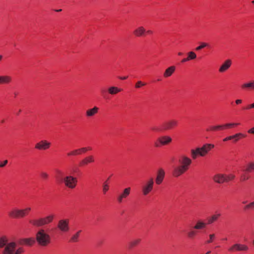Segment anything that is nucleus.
<instances>
[{
  "instance_id": "393cba45",
  "label": "nucleus",
  "mask_w": 254,
  "mask_h": 254,
  "mask_svg": "<svg viewBox=\"0 0 254 254\" xmlns=\"http://www.w3.org/2000/svg\"><path fill=\"white\" fill-rule=\"evenodd\" d=\"M122 89L116 86H110L108 89L109 93L111 95H115L120 92Z\"/></svg>"
},
{
  "instance_id": "5701e85b",
  "label": "nucleus",
  "mask_w": 254,
  "mask_h": 254,
  "mask_svg": "<svg viewBox=\"0 0 254 254\" xmlns=\"http://www.w3.org/2000/svg\"><path fill=\"white\" fill-rule=\"evenodd\" d=\"M207 223H205L201 220L196 221L195 225L193 228L195 230H201L206 227Z\"/></svg>"
},
{
  "instance_id": "c85d7f7f",
  "label": "nucleus",
  "mask_w": 254,
  "mask_h": 254,
  "mask_svg": "<svg viewBox=\"0 0 254 254\" xmlns=\"http://www.w3.org/2000/svg\"><path fill=\"white\" fill-rule=\"evenodd\" d=\"M81 230L78 231L76 233L73 234L70 239V242L75 243L78 241V238L80 235Z\"/></svg>"
},
{
  "instance_id": "dca6fc26",
  "label": "nucleus",
  "mask_w": 254,
  "mask_h": 254,
  "mask_svg": "<svg viewBox=\"0 0 254 254\" xmlns=\"http://www.w3.org/2000/svg\"><path fill=\"white\" fill-rule=\"evenodd\" d=\"M165 177V172L162 169L158 170L157 174V177L155 180V183L157 185L161 184Z\"/></svg>"
},
{
  "instance_id": "680f3d73",
  "label": "nucleus",
  "mask_w": 254,
  "mask_h": 254,
  "mask_svg": "<svg viewBox=\"0 0 254 254\" xmlns=\"http://www.w3.org/2000/svg\"><path fill=\"white\" fill-rule=\"evenodd\" d=\"M210 253V251H208L205 254H209Z\"/></svg>"
},
{
  "instance_id": "b1692460",
  "label": "nucleus",
  "mask_w": 254,
  "mask_h": 254,
  "mask_svg": "<svg viewBox=\"0 0 254 254\" xmlns=\"http://www.w3.org/2000/svg\"><path fill=\"white\" fill-rule=\"evenodd\" d=\"M35 242V240L33 238L22 239L20 240V244L28 246H31Z\"/></svg>"
},
{
  "instance_id": "c9c22d12",
  "label": "nucleus",
  "mask_w": 254,
  "mask_h": 254,
  "mask_svg": "<svg viewBox=\"0 0 254 254\" xmlns=\"http://www.w3.org/2000/svg\"><path fill=\"white\" fill-rule=\"evenodd\" d=\"M208 46V44L207 43L201 42V43H200V45L197 46L195 48V50L197 51H200L201 49L207 47Z\"/></svg>"
},
{
  "instance_id": "c03bdc74",
  "label": "nucleus",
  "mask_w": 254,
  "mask_h": 254,
  "mask_svg": "<svg viewBox=\"0 0 254 254\" xmlns=\"http://www.w3.org/2000/svg\"><path fill=\"white\" fill-rule=\"evenodd\" d=\"M8 163V161L7 160H5L3 162L0 163V168H2L4 167Z\"/></svg>"
},
{
  "instance_id": "6ab92c4d",
  "label": "nucleus",
  "mask_w": 254,
  "mask_h": 254,
  "mask_svg": "<svg viewBox=\"0 0 254 254\" xmlns=\"http://www.w3.org/2000/svg\"><path fill=\"white\" fill-rule=\"evenodd\" d=\"M95 161L94 157L92 155H89L84 159H83L80 162V165H87L88 164L94 163Z\"/></svg>"
},
{
  "instance_id": "de8ad7c7",
  "label": "nucleus",
  "mask_w": 254,
  "mask_h": 254,
  "mask_svg": "<svg viewBox=\"0 0 254 254\" xmlns=\"http://www.w3.org/2000/svg\"><path fill=\"white\" fill-rule=\"evenodd\" d=\"M252 108H254V102L250 105H249L247 108H246V109H250Z\"/></svg>"
},
{
  "instance_id": "bb28decb",
  "label": "nucleus",
  "mask_w": 254,
  "mask_h": 254,
  "mask_svg": "<svg viewBox=\"0 0 254 254\" xmlns=\"http://www.w3.org/2000/svg\"><path fill=\"white\" fill-rule=\"evenodd\" d=\"M241 87L243 89H254V80L244 83Z\"/></svg>"
},
{
  "instance_id": "9b49d317",
  "label": "nucleus",
  "mask_w": 254,
  "mask_h": 254,
  "mask_svg": "<svg viewBox=\"0 0 254 254\" xmlns=\"http://www.w3.org/2000/svg\"><path fill=\"white\" fill-rule=\"evenodd\" d=\"M172 141V138L168 135H163L158 137L155 142L156 147H159L161 145H166L171 143Z\"/></svg>"
},
{
  "instance_id": "8fccbe9b",
  "label": "nucleus",
  "mask_w": 254,
  "mask_h": 254,
  "mask_svg": "<svg viewBox=\"0 0 254 254\" xmlns=\"http://www.w3.org/2000/svg\"><path fill=\"white\" fill-rule=\"evenodd\" d=\"M242 102V100L241 99H237L235 101V103L237 105L241 104Z\"/></svg>"
},
{
  "instance_id": "0eeeda50",
  "label": "nucleus",
  "mask_w": 254,
  "mask_h": 254,
  "mask_svg": "<svg viewBox=\"0 0 254 254\" xmlns=\"http://www.w3.org/2000/svg\"><path fill=\"white\" fill-rule=\"evenodd\" d=\"M31 210V208L30 207L22 209L14 208L8 212V215L9 217L13 218L24 217L28 214Z\"/></svg>"
},
{
  "instance_id": "69168bd1",
  "label": "nucleus",
  "mask_w": 254,
  "mask_h": 254,
  "mask_svg": "<svg viewBox=\"0 0 254 254\" xmlns=\"http://www.w3.org/2000/svg\"><path fill=\"white\" fill-rule=\"evenodd\" d=\"M101 92H102V93H104L105 91L104 90H102Z\"/></svg>"
},
{
  "instance_id": "603ef678",
  "label": "nucleus",
  "mask_w": 254,
  "mask_h": 254,
  "mask_svg": "<svg viewBox=\"0 0 254 254\" xmlns=\"http://www.w3.org/2000/svg\"><path fill=\"white\" fill-rule=\"evenodd\" d=\"M127 78V76L120 77L119 78L122 80H125Z\"/></svg>"
},
{
  "instance_id": "4468645a",
  "label": "nucleus",
  "mask_w": 254,
  "mask_h": 254,
  "mask_svg": "<svg viewBox=\"0 0 254 254\" xmlns=\"http://www.w3.org/2000/svg\"><path fill=\"white\" fill-rule=\"evenodd\" d=\"M51 146V143L46 140H42L37 142L35 148L39 150H45L49 149Z\"/></svg>"
},
{
  "instance_id": "5fc2aeb1",
  "label": "nucleus",
  "mask_w": 254,
  "mask_h": 254,
  "mask_svg": "<svg viewBox=\"0 0 254 254\" xmlns=\"http://www.w3.org/2000/svg\"><path fill=\"white\" fill-rule=\"evenodd\" d=\"M178 55H179V56H182V55H183V53H182V52H179V53H178Z\"/></svg>"
},
{
  "instance_id": "473e14b6",
  "label": "nucleus",
  "mask_w": 254,
  "mask_h": 254,
  "mask_svg": "<svg viewBox=\"0 0 254 254\" xmlns=\"http://www.w3.org/2000/svg\"><path fill=\"white\" fill-rule=\"evenodd\" d=\"M7 239L5 237L0 238V248L5 247L7 244Z\"/></svg>"
},
{
  "instance_id": "864d4df0",
  "label": "nucleus",
  "mask_w": 254,
  "mask_h": 254,
  "mask_svg": "<svg viewBox=\"0 0 254 254\" xmlns=\"http://www.w3.org/2000/svg\"><path fill=\"white\" fill-rule=\"evenodd\" d=\"M146 32L149 34H152L153 33V32L151 30H148L147 31H146Z\"/></svg>"
},
{
  "instance_id": "58836bf2",
  "label": "nucleus",
  "mask_w": 254,
  "mask_h": 254,
  "mask_svg": "<svg viewBox=\"0 0 254 254\" xmlns=\"http://www.w3.org/2000/svg\"><path fill=\"white\" fill-rule=\"evenodd\" d=\"M254 209V201L251 202L250 203L246 205L245 207V210H248V209Z\"/></svg>"
},
{
  "instance_id": "f704fd0d",
  "label": "nucleus",
  "mask_w": 254,
  "mask_h": 254,
  "mask_svg": "<svg viewBox=\"0 0 254 254\" xmlns=\"http://www.w3.org/2000/svg\"><path fill=\"white\" fill-rule=\"evenodd\" d=\"M188 59L189 60H194L196 58V54L192 51L189 52L188 53Z\"/></svg>"
},
{
  "instance_id": "4be33fe9",
  "label": "nucleus",
  "mask_w": 254,
  "mask_h": 254,
  "mask_svg": "<svg viewBox=\"0 0 254 254\" xmlns=\"http://www.w3.org/2000/svg\"><path fill=\"white\" fill-rule=\"evenodd\" d=\"M176 67L174 66H171L167 68L163 73V76L165 78H167L171 76L175 72Z\"/></svg>"
},
{
  "instance_id": "052dcab7",
  "label": "nucleus",
  "mask_w": 254,
  "mask_h": 254,
  "mask_svg": "<svg viewBox=\"0 0 254 254\" xmlns=\"http://www.w3.org/2000/svg\"><path fill=\"white\" fill-rule=\"evenodd\" d=\"M21 112V110H19L18 111V113L17 114V115H18L19 113H20Z\"/></svg>"
},
{
  "instance_id": "a18cd8bd",
  "label": "nucleus",
  "mask_w": 254,
  "mask_h": 254,
  "mask_svg": "<svg viewBox=\"0 0 254 254\" xmlns=\"http://www.w3.org/2000/svg\"><path fill=\"white\" fill-rule=\"evenodd\" d=\"M249 179V177H247L245 175H243L242 176H241V180L242 181H246L247 180H248Z\"/></svg>"
},
{
  "instance_id": "ea45409f",
  "label": "nucleus",
  "mask_w": 254,
  "mask_h": 254,
  "mask_svg": "<svg viewBox=\"0 0 254 254\" xmlns=\"http://www.w3.org/2000/svg\"><path fill=\"white\" fill-rule=\"evenodd\" d=\"M196 234V232L193 230H190L188 233V236L190 238H193Z\"/></svg>"
},
{
  "instance_id": "a211bd4d",
  "label": "nucleus",
  "mask_w": 254,
  "mask_h": 254,
  "mask_svg": "<svg viewBox=\"0 0 254 254\" xmlns=\"http://www.w3.org/2000/svg\"><path fill=\"white\" fill-rule=\"evenodd\" d=\"M99 111V108L94 106L93 108L89 109L86 110L85 113L86 117L87 118H91L94 116L96 114H97Z\"/></svg>"
},
{
  "instance_id": "4c0bfd02",
  "label": "nucleus",
  "mask_w": 254,
  "mask_h": 254,
  "mask_svg": "<svg viewBox=\"0 0 254 254\" xmlns=\"http://www.w3.org/2000/svg\"><path fill=\"white\" fill-rule=\"evenodd\" d=\"M215 238V235L214 234H210L209 235V239L206 241V243L210 244L214 241Z\"/></svg>"
},
{
  "instance_id": "bf43d9fd",
  "label": "nucleus",
  "mask_w": 254,
  "mask_h": 254,
  "mask_svg": "<svg viewBox=\"0 0 254 254\" xmlns=\"http://www.w3.org/2000/svg\"><path fill=\"white\" fill-rule=\"evenodd\" d=\"M2 55H0V60H1L2 59Z\"/></svg>"
},
{
  "instance_id": "412c9836",
  "label": "nucleus",
  "mask_w": 254,
  "mask_h": 254,
  "mask_svg": "<svg viewBox=\"0 0 254 254\" xmlns=\"http://www.w3.org/2000/svg\"><path fill=\"white\" fill-rule=\"evenodd\" d=\"M145 32L146 30L143 26H139L133 31V34L136 37L142 36Z\"/></svg>"
},
{
  "instance_id": "f257e3e1",
  "label": "nucleus",
  "mask_w": 254,
  "mask_h": 254,
  "mask_svg": "<svg viewBox=\"0 0 254 254\" xmlns=\"http://www.w3.org/2000/svg\"><path fill=\"white\" fill-rule=\"evenodd\" d=\"M179 162L181 165L176 167L173 171V175L176 177L181 176L189 169L192 161L186 155H181L179 157Z\"/></svg>"
},
{
  "instance_id": "cd10ccee",
  "label": "nucleus",
  "mask_w": 254,
  "mask_h": 254,
  "mask_svg": "<svg viewBox=\"0 0 254 254\" xmlns=\"http://www.w3.org/2000/svg\"><path fill=\"white\" fill-rule=\"evenodd\" d=\"M220 216V214H215L208 218L207 224H211L216 221Z\"/></svg>"
},
{
  "instance_id": "e2e57ef3",
  "label": "nucleus",
  "mask_w": 254,
  "mask_h": 254,
  "mask_svg": "<svg viewBox=\"0 0 254 254\" xmlns=\"http://www.w3.org/2000/svg\"><path fill=\"white\" fill-rule=\"evenodd\" d=\"M109 180V178H108L106 182H107V183H108Z\"/></svg>"
},
{
  "instance_id": "a878e982",
  "label": "nucleus",
  "mask_w": 254,
  "mask_h": 254,
  "mask_svg": "<svg viewBox=\"0 0 254 254\" xmlns=\"http://www.w3.org/2000/svg\"><path fill=\"white\" fill-rule=\"evenodd\" d=\"M11 81V77L8 75L0 76V84H8Z\"/></svg>"
},
{
  "instance_id": "1a4fd4ad",
  "label": "nucleus",
  "mask_w": 254,
  "mask_h": 254,
  "mask_svg": "<svg viewBox=\"0 0 254 254\" xmlns=\"http://www.w3.org/2000/svg\"><path fill=\"white\" fill-rule=\"evenodd\" d=\"M69 220L68 219H62L59 220L57 228L63 233H67L69 231Z\"/></svg>"
},
{
  "instance_id": "7c9ffc66",
  "label": "nucleus",
  "mask_w": 254,
  "mask_h": 254,
  "mask_svg": "<svg viewBox=\"0 0 254 254\" xmlns=\"http://www.w3.org/2000/svg\"><path fill=\"white\" fill-rule=\"evenodd\" d=\"M232 139L234 140V142H237L240 138L245 137L246 135L242 133H237L234 135H231Z\"/></svg>"
},
{
  "instance_id": "0e129e2a",
  "label": "nucleus",
  "mask_w": 254,
  "mask_h": 254,
  "mask_svg": "<svg viewBox=\"0 0 254 254\" xmlns=\"http://www.w3.org/2000/svg\"><path fill=\"white\" fill-rule=\"evenodd\" d=\"M252 2L254 4V0L252 1Z\"/></svg>"
},
{
  "instance_id": "39448f33",
  "label": "nucleus",
  "mask_w": 254,
  "mask_h": 254,
  "mask_svg": "<svg viewBox=\"0 0 254 254\" xmlns=\"http://www.w3.org/2000/svg\"><path fill=\"white\" fill-rule=\"evenodd\" d=\"M24 250L22 247L16 249V244L14 242H9L7 244L2 252V254H22Z\"/></svg>"
},
{
  "instance_id": "20e7f679",
  "label": "nucleus",
  "mask_w": 254,
  "mask_h": 254,
  "mask_svg": "<svg viewBox=\"0 0 254 254\" xmlns=\"http://www.w3.org/2000/svg\"><path fill=\"white\" fill-rule=\"evenodd\" d=\"M54 218L55 216L54 214H50L45 217L30 219L29 222L31 224L35 227H40L52 223Z\"/></svg>"
},
{
  "instance_id": "c756f323",
  "label": "nucleus",
  "mask_w": 254,
  "mask_h": 254,
  "mask_svg": "<svg viewBox=\"0 0 254 254\" xmlns=\"http://www.w3.org/2000/svg\"><path fill=\"white\" fill-rule=\"evenodd\" d=\"M245 171L249 173L254 171V161H251L247 165Z\"/></svg>"
},
{
  "instance_id": "2f4dec72",
  "label": "nucleus",
  "mask_w": 254,
  "mask_h": 254,
  "mask_svg": "<svg viewBox=\"0 0 254 254\" xmlns=\"http://www.w3.org/2000/svg\"><path fill=\"white\" fill-rule=\"evenodd\" d=\"M141 240L140 239H135L131 241L128 244V247L129 249H131L134 247L136 246L140 242Z\"/></svg>"
},
{
  "instance_id": "72a5a7b5",
  "label": "nucleus",
  "mask_w": 254,
  "mask_h": 254,
  "mask_svg": "<svg viewBox=\"0 0 254 254\" xmlns=\"http://www.w3.org/2000/svg\"><path fill=\"white\" fill-rule=\"evenodd\" d=\"M109 190V185L107 182H105L102 185V191L103 194H105Z\"/></svg>"
},
{
  "instance_id": "37998d69",
  "label": "nucleus",
  "mask_w": 254,
  "mask_h": 254,
  "mask_svg": "<svg viewBox=\"0 0 254 254\" xmlns=\"http://www.w3.org/2000/svg\"><path fill=\"white\" fill-rule=\"evenodd\" d=\"M41 175L42 178H43L44 179H47L48 178V174L45 172L41 173Z\"/></svg>"
},
{
  "instance_id": "3c124183",
  "label": "nucleus",
  "mask_w": 254,
  "mask_h": 254,
  "mask_svg": "<svg viewBox=\"0 0 254 254\" xmlns=\"http://www.w3.org/2000/svg\"><path fill=\"white\" fill-rule=\"evenodd\" d=\"M189 59H188V58H185V59H183L182 60V63H185L187 61H189Z\"/></svg>"
},
{
  "instance_id": "f3484780",
  "label": "nucleus",
  "mask_w": 254,
  "mask_h": 254,
  "mask_svg": "<svg viewBox=\"0 0 254 254\" xmlns=\"http://www.w3.org/2000/svg\"><path fill=\"white\" fill-rule=\"evenodd\" d=\"M232 62L230 60H226L220 66L219 71L221 73L225 72L229 68Z\"/></svg>"
},
{
  "instance_id": "774afa93",
  "label": "nucleus",
  "mask_w": 254,
  "mask_h": 254,
  "mask_svg": "<svg viewBox=\"0 0 254 254\" xmlns=\"http://www.w3.org/2000/svg\"><path fill=\"white\" fill-rule=\"evenodd\" d=\"M253 243H254V241H253Z\"/></svg>"
},
{
  "instance_id": "f03ea898",
  "label": "nucleus",
  "mask_w": 254,
  "mask_h": 254,
  "mask_svg": "<svg viewBox=\"0 0 254 254\" xmlns=\"http://www.w3.org/2000/svg\"><path fill=\"white\" fill-rule=\"evenodd\" d=\"M36 240L40 246L46 247L51 243V238L47 230L40 228L36 234Z\"/></svg>"
},
{
  "instance_id": "423d86ee",
  "label": "nucleus",
  "mask_w": 254,
  "mask_h": 254,
  "mask_svg": "<svg viewBox=\"0 0 254 254\" xmlns=\"http://www.w3.org/2000/svg\"><path fill=\"white\" fill-rule=\"evenodd\" d=\"M235 175L233 174L226 175L222 173H217L213 176L212 179L215 183L221 184L232 181L235 179Z\"/></svg>"
},
{
  "instance_id": "338daca9",
  "label": "nucleus",
  "mask_w": 254,
  "mask_h": 254,
  "mask_svg": "<svg viewBox=\"0 0 254 254\" xmlns=\"http://www.w3.org/2000/svg\"><path fill=\"white\" fill-rule=\"evenodd\" d=\"M246 203V201L243 202V203Z\"/></svg>"
},
{
  "instance_id": "f8f14e48",
  "label": "nucleus",
  "mask_w": 254,
  "mask_h": 254,
  "mask_svg": "<svg viewBox=\"0 0 254 254\" xmlns=\"http://www.w3.org/2000/svg\"><path fill=\"white\" fill-rule=\"evenodd\" d=\"M248 250L249 248L246 245L235 243L229 248L228 251L231 252H235L237 251L246 252Z\"/></svg>"
},
{
  "instance_id": "e433bc0d",
  "label": "nucleus",
  "mask_w": 254,
  "mask_h": 254,
  "mask_svg": "<svg viewBox=\"0 0 254 254\" xmlns=\"http://www.w3.org/2000/svg\"><path fill=\"white\" fill-rule=\"evenodd\" d=\"M77 155H80L78 152V149L73 150L67 153V156H76Z\"/></svg>"
},
{
  "instance_id": "49530a36",
  "label": "nucleus",
  "mask_w": 254,
  "mask_h": 254,
  "mask_svg": "<svg viewBox=\"0 0 254 254\" xmlns=\"http://www.w3.org/2000/svg\"><path fill=\"white\" fill-rule=\"evenodd\" d=\"M248 132L250 134H254V127L248 130Z\"/></svg>"
},
{
  "instance_id": "2eb2a0df",
  "label": "nucleus",
  "mask_w": 254,
  "mask_h": 254,
  "mask_svg": "<svg viewBox=\"0 0 254 254\" xmlns=\"http://www.w3.org/2000/svg\"><path fill=\"white\" fill-rule=\"evenodd\" d=\"M239 123H228L223 125H218L216 126H211L210 127L209 130L212 131H215L219 129H223L226 127H231L239 125ZM208 130V129H207Z\"/></svg>"
},
{
  "instance_id": "79ce46f5",
  "label": "nucleus",
  "mask_w": 254,
  "mask_h": 254,
  "mask_svg": "<svg viewBox=\"0 0 254 254\" xmlns=\"http://www.w3.org/2000/svg\"><path fill=\"white\" fill-rule=\"evenodd\" d=\"M78 152L79 154H82V153H85L88 151L87 147H81L78 149Z\"/></svg>"
},
{
  "instance_id": "a19ab883",
  "label": "nucleus",
  "mask_w": 254,
  "mask_h": 254,
  "mask_svg": "<svg viewBox=\"0 0 254 254\" xmlns=\"http://www.w3.org/2000/svg\"><path fill=\"white\" fill-rule=\"evenodd\" d=\"M146 85L145 83L142 82L141 81H138L135 84V88H140L143 86H145Z\"/></svg>"
},
{
  "instance_id": "7ed1b4c3",
  "label": "nucleus",
  "mask_w": 254,
  "mask_h": 254,
  "mask_svg": "<svg viewBox=\"0 0 254 254\" xmlns=\"http://www.w3.org/2000/svg\"><path fill=\"white\" fill-rule=\"evenodd\" d=\"M214 145L212 144L206 143L201 147H197L195 149L191 150V155L192 159H195L198 155L204 156L213 148Z\"/></svg>"
},
{
  "instance_id": "4d7b16f0",
  "label": "nucleus",
  "mask_w": 254,
  "mask_h": 254,
  "mask_svg": "<svg viewBox=\"0 0 254 254\" xmlns=\"http://www.w3.org/2000/svg\"><path fill=\"white\" fill-rule=\"evenodd\" d=\"M88 150H91L92 149V148L90 147H87Z\"/></svg>"
},
{
  "instance_id": "ddd939ff",
  "label": "nucleus",
  "mask_w": 254,
  "mask_h": 254,
  "mask_svg": "<svg viewBox=\"0 0 254 254\" xmlns=\"http://www.w3.org/2000/svg\"><path fill=\"white\" fill-rule=\"evenodd\" d=\"M130 191L131 188L130 187L124 189L123 191L117 196V201L119 203H122L124 199H126L129 195Z\"/></svg>"
},
{
  "instance_id": "09e8293b",
  "label": "nucleus",
  "mask_w": 254,
  "mask_h": 254,
  "mask_svg": "<svg viewBox=\"0 0 254 254\" xmlns=\"http://www.w3.org/2000/svg\"><path fill=\"white\" fill-rule=\"evenodd\" d=\"M232 137H231V136H229L223 139V141H228V140H232Z\"/></svg>"
},
{
  "instance_id": "13d9d810",
  "label": "nucleus",
  "mask_w": 254,
  "mask_h": 254,
  "mask_svg": "<svg viewBox=\"0 0 254 254\" xmlns=\"http://www.w3.org/2000/svg\"><path fill=\"white\" fill-rule=\"evenodd\" d=\"M56 11H58V12H59V11H62V9H60L56 10Z\"/></svg>"
},
{
  "instance_id": "aec40b11",
  "label": "nucleus",
  "mask_w": 254,
  "mask_h": 254,
  "mask_svg": "<svg viewBox=\"0 0 254 254\" xmlns=\"http://www.w3.org/2000/svg\"><path fill=\"white\" fill-rule=\"evenodd\" d=\"M165 125L166 129H171L178 125V121L175 120H170L167 122Z\"/></svg>"
},
{
  "instance_id": "9d476101",
  "label": "nucleus",
  "mask_w": 254,
  "mask_h": 254,
  "mask_svg": "<svg viewBox=\"0 0 254 254\" xmlns=\"http://www.w3.org/2000/svg\"><path fill=\"white\" fill-rule=\"evenodd\" d=\"M154 180L152 178H150L148 180L146 181L145 183L142 187V192L144 195H147L152 190Z\"/></svg>"
},
{
  "instance_id": "6e6d98bb",
  "label": "nucleus",
  "mask_w": 254,
  "mask_h": 254,
  "mask_svg": "<svg viewBox=\"0 0 254 254\" xmlns=\"http://www.w3.org/2000/svg\"><path fill=\"white\" fill-rule=\"evenodd\" d=\"M152 130H154V131H157V129L156 128H155V127L152 128Z\"/></svg>"
},
{
  "instance_id": "6e6552de",
  "label": "nucleus",
  "mask_w": 254,
  "mask_h": 254,
  "mask_svg": "<svg viewBox=\"0 0 254 254\" xmlns=\"http://www.w3.org/2000/svg\"><path fill=\"white\" fill-rule=\"evenodd\" d=\"M63 182L67 188L73 189L75 188L77 183V178L71 176H66L63 178Z\"/></svg>"
}]
</instances>
